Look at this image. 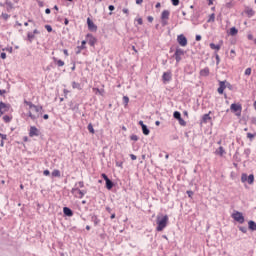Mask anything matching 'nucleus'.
<instances>
[{
	"instance_id": "7",
	"label": "nucleus",
	"mask_w": 256,
	"mask_h": 256,
	"mask_svg": "<svg viewBox=\"0 0 256 256\" xmlns=\"http://www.w3.org/2000/svg\"><path fill=\"white\" fill-rule=\"evenodd\" d=\"M86 39H87L88 45H90V47H95V43H97V38H95L93 36V34H87Z\"/></svg>"
},
{
	"instance_id": "38",
	"label": "nucleus",
	"mask_w": 256,
	"mask_h": 256,
	"mask_svg": "<svg viewBox=\"0 0 256 256\" xmlns=\"http://www.w3.org/2000/svg\"><path fill=\"white\" fill-rule=\"evenodd\" d=\"M123 104L125 105V107L129 105V98L127 96H123Z\"/></svg>"
},
{
	"instance_id": "51",
	"label": "nucleus",
	"mask_w": 256,
	"mask_h": 256,
	"mask_svg": "<svg viewBox=\"0 0 256 256\" xmlns=\"http://www.w3.org/2000/svg\"><path fill=\"white\" fill-rule=\"evenodd\" d=\"M172 5H174V7H177V5H179V0H172Z\"/></svg>"
},
{
	"instance_id": "1",
	"label": "nucleus",
	"mask_w": 256,
	"mask_h": 256,
	"mask_svg": "<svg viewBox=\"0 0 256 256\" xmlns=\"http://www.w3.org/2000/svg\"><path fill=\"white\" fill-rule=\"evenodd\" d=\"M167 221H169V216L165 215L163 217L157 216V227L156 231H163L167 227Z\"/></svg>"
},
{
	"instance_id": "21",
	"label": "nucleus",
	"mask_w": 256,
	"mask_h": 256,
	"mask_svg": "<svg viewBox=\"0 0 256 256\" xmlns=\"http://www.w3.org/2000/svg\"><path fill=\"white\" fill-rule=\"evenodd\" d=\"M27 39L30 43H33V39H35V34L33 32H28Z\"/></svg>"
},
{
	"instance_id": "9",
	"label": "nucleus",
	"mask_w": 256,
	"mask_h": 256,
	"mask_svg": "<svg viewBox=\"0 0 256 256\" xmlns=\"http://www.w3.org/2000/svg\"><path fill=\"white\" fill-rule=\"evenodd\" d=\"M29 137H39V129H37L35 126H32L29 131Z\"/></svg>"
},
{
	"instance_id": "5",
	"label": "nucleus",
	"mask_w": 256,
	"mask_h": 256,
	"mask_svg": "<svg viewBox=\"0 0 256 256\" xmlns=\"http://www.w3.org/2000/svg\"><path fill=\"white\" fill-rule=\"evenodd\" d=\"M177 42L181 47H187V37H185V35L183 34L178 35Z\"/></svg>"
},
{
	"instance_id": "50",
	"label": "nucleus",
	"mask_w": 256,
	"mask_h": 256,
	"mask_svg": "<svg viewBox=\"0 0 256 256\" xmlns=\"http://www.w3.org/2000/svg\"><path fill=\"white\" fill-rule=\"evenodd\" d=\"M130 159H132V161H137V156L135 154H130Z\"/></svg>"
},
{
	"instance_id": "47",
	"label": "nucleus",
	"mask_w": 256,
	"mask_h": 256,
	"mask_svg": "<svg viewBox=\"0 0 256 256\" xmlns=\"http://www.w3.org/2000/svg\"><path fill=\"white\" fill-rule=\"evenodd\" d=\"M45 29L46 31H48V33H51V31H53V27H51V25H45Z\"/></svg>"
},
{
	"instance_id": "20",
	"label": "nucleus",
	"mask_w": 256,
	"mask_h": 256,
	"mask_svg": "<svg viewBox=\"0 0 256 256\" xmlns=\"http://www.w3.org/2000/svg\"><path fill=\"white\" fill-rule=\"evenodd\" d=\"M209 121H211V116H209V114H204L202 116V123H209Z\"/></svg>"
},
{
	"instance_id": "40",
	"label": "nucleus",
	"mask_w": 256,
	"mask_h": 256,
	"mask_svg": "<svg viewBox=\"0 0 256 256\" xmlns=\"http://www.w3.org/2000/svg\"><path fill=\"white\" fill-rule=\"evenodd\" d=\"M238 229H239V231H241L242 233H247V227H246V226H239Z\"/></svg>"
},
{
	"instance_id": "25",
	"label": "nucleus",
	"mask_w": 256,
	"mask_h": 256,
	"mask_svg": "<svg viewBox=\"0 0 256 256\" xmlns=\"http://www.w3.org/2000/svg\"><path fill=\"white\" fill-rule=\"evenodd\" d=\"M142 133L143 135H149L151 133L147 125L142 126Z\"/></svg>"
},
{
	"instance_id": "41",
	"label": "nucleus",
	"mask_w": 256,
	"mask_h": 256,
	"mask_svg": "<svg viewBox=\"0 0 256 256\" xmlns=\"http://www.w3.org/2000/svg\"><path fill=\"white\" fill-rule=\"evenodd\" d=\"M85 45H87V41L83 40L81 46H78V49H86Z\"/></svg>"
},
{
	"instance_id": "39",
	"label": "nucleus",
	"mask_w": 256,
	"mask_h": 256,
	"mask_svg": "<svg viewBox=\"0 0 256 256\" xmlns=\"http://www.w3.org/2000/svg\"><path fill=\"white\" fill-rule=\"evenodd\" d=\"M178 122H179V125H181L182 127H185V125H187V122L182 118L178 119Z\"/></svg>"
},
{
	"instance_id": "60",
	"label": "nucleus",
	"mask_w": 256,
	"mask_h": 256,
	"mask_svg": "<svg viewBox=\"0 0 256 256\" xmlns=\"http://www.w3.org/2000/svg\"><path fill=\"white\" fill-rule=\"evenodd\" d=\"M251 123H253V125H256V117L251 118Z\"/></svg>"
},
{
	"instance_id": "64",
	"label": "nucleus",
	"mask_w": 256,
	"mask_h": 256,
	"mask_svg": "<svg viewBox=\"0 0 256 256\" xmlns=\"http://www.w3.org/2000/svg\"><path fill=\"white\" fill-rule=\"evenodd\" d=\"M196 41H201V35H196Z\"/></svg>"
},
{
	"instance_id": "3",
	"label": "nucleus",
	"mask_w": 256,
	"mask_h": 256,
	"mask_svg": "<svg viewBox=\"0 0 256 256\" xmlns=\"http://www.w3.org/2000/svg\"><path fill=\"white\" fill-rule=\"evenodd\" d=\"M230 110L233 113H236L237 117H241V111H243V107L241 106V104H231L230 106Z\"/></svg>"
},
{
	"instance_id": "57",
	"label": "nucleus",
	"mask_w": 256,
	"mask_h": 256,
	"mask_svg": "<svg viewBox=\"0 0 256 256\" xmlns=\"http://www.w3.org/2000/svg\"><path fill=\"white\" fill-rule=\"evenodd\" d=\"M147 21H148L149 23H153V16H148V17H147Z\"/></svg>"
},
{
	"instance_id": "31",
	"label": "nucleus",
	"mask_w": 256,
	"mask_h": 256,
	"mask_svg": "<svg viewBox=\"0 0 256 256\" xmlns=\"http://www.w3.org/2000/svg\"><path fill=\"white\" fill-rule=\"evenodd\" d=\"M173 117L174 119H177V121H179V119H181V112L175 111Z\"/></svg>"
},
{
	"instance_id": "56",
	"label": "nucleus",
	"mask_w": 256,
	"mask_h": 256,
	"mask_svg": "<svg viewBox=\"0 0 256 256\" xmlns=\"http://www.w3.org/2000/svg\"><path fill=\"white\" fill-rule=\"evenodd\" d=\"M102 179H104V181L109 180V177L107 176V174H102Z\"/></svg>"
},
{
	"instance_id": "42",
	"label": "nucleus",
	"mask_w": 256,
	"mask_h": 256,
	"mask_svg": "<svg viewBox=\"0 0 256 256\" xmlns=\"http://www.w3.org/2000/svg\"><path fill=\"white\" fill-rule=\"evenodd\" d=\"M247 180H248L247 174H242V176H241L242 183H245V181H247Z\"/></svg>"
},
{
	"instance_id": "49",
	"label": "nucleus",
	"mask_w": 256,
	"mask_h": 256,
	"mask_svg": "<svg viewBox=\"0 0 256 256\" xmlns=\"http://www.w3.org/2000/svg\"><path fill=\"white\" fill-rule=\"evenodd\" d=\"M187 195H188V197L191 199V197H193V191H191V190H188L187 192Z\"/></svg>"
},
{
	"instance_id": "33",
	"label": "nucleus",
	"mask_w": 256,
	"mask_h": 256,
	"mask_svg": "<svg viewBox=\"0 0 256 256\" xmlns=\"http://www.w3.org/2000/svg\"><path fill=\"white\" fill-rule=\"evenodd\" d=\"M237 33H239V30H237V28L232 27V28L230 29V35H237Z\"/></svg>"
},
{
	"instance_id": "12",
	"label": "nucleus",
	"mask_w": 256,
	"mask_h": 256,
	"mask_svg": "<svg viewBox=\"0 0 256 256\" xmlns=\"http://www.w3.org/2000/svg\"><path fill=\"white\" fill-rule=\"evenodd\" d=\"M63 213L66 217H73V210H71L69 207H64Z\"/></svg>"
},
{
	"instance_id": "44",
	"label": "nucleus",
	"mask_w": 256,
	"mask_h": 256,
	"mask_svg": "<svg viewBox=\"0 0 256 256\" xmlns=\"http://www.w3.org/2000/svg\"><path fill=\"white\" fill-rule=\"evenodd\" d=\"M256 134L247 133V138L250 139V141H253L255 139Z\"/></svg>"
},
{
	"instance_id": "24",
	"label": "nucleus",
	"mask_w": 256,
	"mask_h": 256,
	"mask_svg": "<svg viewBox=\"0 0 256 256\" xmlns=\"http://www.w3.org/2000/svg\"><path fill=\"white\" fill-rule=\"evenodd\" d=\"M9 104H6V103H4V102H0V109L2 110V111H5V109H7V111H9Z\"/></svg>"
},
{
	"instance_id": "14",
	"label": "nucleus",
	"mask_w": 256,
	"mask_h": 256,
	"mask_svg": "<svg viewBox=\"0 0 256 256\" xmlns=\"http://www.w3.org/2000/svg\"><path fill=\"white\" fill-rule=\"evenodd\" d=\"M245 13L248 17H253V15H255V10L253 8L246 7Z\"/></svg>"
},
{
	"instance_id": "28",
	"label": "nucleus",
	"mask_w": 256,
	"mask_h": 256,
	"mask_svg": "<svg viewBox=\"0 0 256 256\" xmlns=\"http://www.w3.org/2000/svg\"><path fill=\"white\" fill-rule=\"evenodd\" d=\"M87 129H88L89 133H91L92 135H95V129L93 128L92 123L88 124Z\"/></svg>"
},
{
	"instance_id": "35",
	"label": "nucleus",
	"mask_w": 256,
	"mask_h": 256,
	"mask_svg": "<svg viewBox=\"0 0 256 256\" xmlns=\"http://www.w3.org/2000/svg\"><path fill=\"white\" fill-rule=\"evenodd\" d=\"M3 121H4L5 123H11V116H9V115L3 116Z\"/></svg>"
},
{
	"instance_id": "61",
	"label": "nucleus",
	"mask_w": 256,
	"mask_h": 256,
	"mask_svg": "<svg viewBox=\"0 0 256 256\" xmlns=\"http://www.w3.org/2000/svg\"><path fill=\"white\" fill-rule=\"evenodd\" d=\"M247 37H248L249 41H253V34H248Z\"/></svg>"
},
{
	"instance_id": "46",
	"label": "nucleus",
	"mask_w": 256,
	"mask_h": 256,
	"mask_svg": "<svg viewBox=\"0 0 256 256\" xmlns=\"http://www.w3.org/2000/svg\"><path fill=\"white\" fill-rule=\"evenodd\" d=\"M216 64L219 65L221 63V58L219 57V54H215Z\"/></svg>"
},
{
	"instance_id": "37",
	"label": "nucleus",
	"mask_w": 256,
	"mask_h": 256,
	"mask_svg": "<svg viewBox=\"0 0 256 256\" xmlns=\"http://www.w3.org/2000/svg\"><path fill=\"white\" fill-rule=\"evenodd\" d=\"M72 87H73V89H81V84H79L77 82H72Z\"/></svg>"
},
{
	"instance_id": "59",
	"label": "nucleus",
	"mask_w": 256,
	"mask_h": 256,
	"mask_svg": "<svg viewBox=\"0 0 256 256\" xmlns=\"http://www.w3.org/2000/svg\"><path fill=\"white\" fill-rule=\"evenodd\" d=\"M167 25V19H162V26L165 27Z\"/></svg>"
},
{
	"instance_id": "22",
	"label": "nucleus",
	"mask_w": 256,
	"mask_h": 256,
	"mask_svg": "<svg viewBox=\"0 0 256 256\" xmlns=\"http://www.w3.org/2000/svg\"><path fill=\"white\" fill-rule=\"evenodd\" d=\"M170 12L169 10H164L161 14V19H169Z\"/></svg>"
},
{
	"instance_id": "2",
	"label": "nucleus",
	"mask_w": 256,
	"mask_h": 256,
	"mask_svg": "<svg viewBox=\"0 0 256 256\" xmlns=\"http://www.w3.org/2000/svg\"><path fill=\"white\" fill-rule=\"evenodd\" d=\"M232 219L234 221H237V223L243 224L245 223V217L243 216V213L236 211L232 214Z\"/></svg>"
},
{
	"instance_id": "15",
	"label": "nucleus",
	"mask_w": 256,
	"mask_h": 256,
	"mask_svg": "<svg viewBox=\"0 0 256 256\" xmlns=\"http://www.w3.org/2000/svg\"><path fill=\"white\" fill-rule=\"evenodd\" d=\"M216 155H219L220 157H223L225 155V148H223V146H220L216 151H215Z\"/></svg>"
},
{
	"instance_id": "45",
	"label": "nucleus",
	"mask_w": 256,
	"mask_h": 256,
	"mask_svg": "<svg viewBox=\"0 0 256 256\" xmlns=\"http://www.w3.org/2000/svg\"><path fill=\"white\" fill-rule=\"evenodd\" d=\"M131 141H139V137L137 135H131L130 136Z\"/></svg>"
},
{
	"instance_id": "32",
	"label": "nucleus",
	"mask_w": 256,
	"mask_h": 256,
	"mask_svg": "<svg viewBox=\"0 0 256 256\" xmlns=\"http://www.w3.org/2000/svg\"><path fill=\"white\" fill-rule=\"evenodd\" d=\"M32 109H34L36 113H40L43 110V106L35 105V107H33Z\"/></svg>"
},
{
	"instance_id": "18",
	"label": "nucleus",
	"mask_w": 256,
	"mask_h": 256,
	"mask_svg": "<svg viewBox=\"0 0 256 256\" xmlns=\"http://www.w3.org/2000/svg\"><path fill=\"white\" fill-rule=\"evenodd\" d=\"M200 75H201V77H209V68L206 67V68L200 70Z\"/></svg>"
},
{
	"instance_id": "4",
	"label": "nucleus",
	"mask_w": 256,
	"mask_h": 256,
	"mask_svg": "<svg viewBox=\"0 0 256 256\" xmlns=\"http://www.w3.org/2000/svg\"><path fill=\"white\" fill-rule=\"evenodd\" d=\"M183 55H185V51L181 48H177L174 53L176 63H179L181 61V57H183Z\"/></svg>"
},
{
	"instance_id": "62",
	"label": "nucleus",
	"mask_w": 256,
	"mask_h": 256,
	"mask_svg": "<svg viewBox=\"0 0 256 256\" xmlns=\"http://www.w3.org/2000/svg\"><path fill=\"white\" fill-rule=\"evenodd\" d=\"M108 9H109V11H115V6L110 5V6L108 7Z\"/></svg>"
},
{
	"instance_id": "36",
	"label": "nucleus",
	"mask_w": 256,
	"mask_h": 256,
	"mask_svg": "<svg viewBox=\"0 0 256 256\" xmlns=\"http://www.w3.org/2000/svg\"><path fill=\"white\" fill-rule=\"evenodd\" d=\"M24 103H25V105H28V107H29L30 109H33V107H35V104H33L32 102H29V101H27V100H24Z\"/></svg>"
},
{
	"instance_id": "13",
	"label": "nucleus",
	"mask_w": 256,
	"mask_h": 256,
	"mask_svg": "<svg viewBox=\"0 0 256 256\" xmlns=\"http://www.w3.org/2000/svg\"><path fill=\"white\" fill-rule=\"evenodd\" d=\"M221 45H223V40H220L219 44L210 43V48L219 51L221 49Z\"/></svg>"
},
{
	"instance_id": "27",
	"label": "nucleus",
	"mask_w": 256,
	"mask_h": 256,
	"mask_svg": "<svg viewBox=\"0 0 256 256\" xmlns=\"http://www.w3.org/2000/svg\"><path fill=\"white\" fill-rule=\"evenodd\" d=\"M248 184L249 185H253V183H254V181H255V176L253 175V174H250L249 176H248Z\"/></svg>"
},
{
	"instance_id": "58",
	"label": "nucleus",
	"mask_w": 256,
	"mask_h": 256,
	"mask_svg": "<svg viewBox=\"0 0 256 256\" xmlns=\"http://www.w3.org/2000/svg\"><path fill=\"white\" fill-rule=\"evenodd\" d=\"M5 113H7V109H4V110H1V109H0V117H1L2 115H4Z\"/></svg>"
},
{
	"instance_id": "52",
	"label": "nucleus",
	"mask_w": 256,
	"mask_h": 256,
	"mask_svg": "<svg viewBox=\"0 0 256 256\" xmlns=\"http://www.w3.org/2000/svg\"><path fill=\"white\" fill-rule=\"evenodd\" d=\"M1 59H7V54L5 52H2L0 54Z\"/></svg>"
},
{
	"instance_id": "48",
	"label": "nucleus",
	"mask_w": 256,
	"mask_h": 256,
	"mask_svg": "<svg viewBox=\"0 0 256 256\" xmlns=\"http://www.w3.org/2000/svg\"><path fill=\"white\" fill-rule=\"evenodd\" d=\"M0 137H1L2 141H6L7 134L0 133Z\"/></svg>"
},
{
	"instance_id": "6",
	"label": "nucleus",
	"mask_w": 256,
	"mask_h": 256,
	"mask_svg": "<svg viewBox=\"0 0 256 256\" xmlns=\"http://www.w3.org/2000/svg\"><path fill=\"white\" fill-rule=\"evenodd\" d=\"M72 193L78 199H83V197H85V192H83V190H80L79 188H73Z\"/></svg>"
},
{
	"instance_id": "8",
	"label": "nucleus",
	"mask_w": 256,
	"mask_h": 256,
	"mask_svg": "<svg viewBox=\"0 0 256 256\" xmlns=\"http://www.w3.org/2000/svg\"><path fill=\"white\" fill-rule=\"evenodd\" d=\"M87 25H88L89 31H92V32L97 31V25H95V23L93 22V20H91V18H87Z\"/></svg>"
},
{
	"instance_id": "54",
	"label": "nucleus",
	"mask_w": 256,
	"mask_h": 256,
	"mask_svg": "<svg viewBox=\"0 0 256 256\" xmlns=\"http://www.w3.org/2000/svg\"><path fill=\"white\" fill-rule=\"evenodd\" d=\"M245 75H251V68H247L245 70Z\"/></svg>"
},
{
	"instance_id": "63",
	"label": "nucleus",
	"mask_w": 256,
	"mask_h": 256,
	"mask_svg": "<svg viewBox=\"0 0 256 256\" xmlns=\"http://www.w3.org/2000/svg\"><path fill=\"white\" fill-rule=\"evenodd\" d=\"M7 93V90H0V95H5Z\"/></svg>"
},
{
	"instance_id": "10",
	"label": "nucleus",
	"mask_w": 256,
	"mask_h": 256,
	"mask_svg": "<svg viewBox=\"0 0 256 256\" xmlns=\"http://www.w3.org/2000/svg\"><path fill=\"white\" fill-rule=\"evenodd\" d=\"M172 79V76H171V72H164L163 75H162V80H163V83H169V81H171Z\"/></svg>"
},
{
	"instance_id": "26",
	"label": "nucleus",
	"mask_w": 256,
	"mask_h": 256,
	"mask_svg": "<svg viewBox=\"0 0 256 256\" xmlns=\"http://www.w3.org/2000/svg\"><path fill=\"white\" fill-rule=\"evenodd\" d=\"M70 108L72 109V111H75V112L79 111V103H75V104L71 103Z\"/></svg>"
},
{
	"instance_id": "11",
	"label": "nucleus",
	"mask_w": 256,
	"mask_h": 256,
	"mask_svg": "<svg viewBox=\"0 0 256 256\" xmlns=\"http://www.w3.org/2000/svg\"><path fill=\"white\" fill-rule=\"evenodd\" d=\"M219 88H218V93L220 95H223V91H225V89H227V85H225V81H220L219 83Z\"/></svg>"
},
{
	"instance_id": "23",
	"label": "nucleus",
	"mask_w": 256,
	"mask_h": 256,
	"mask_svg": "<svg viewBox=\"0 0 256 256\" xmlns=\"http://www.w3.org/2000/svg\"><path fill=\"white\" fill-rule=\"evenodd\" d=\"M106 188L111 191L113 189V181L111 179L106 180Z\"/></svg>"
},
{
	"instance_id": "17",
	"label": "nucleus",
	"mask_w": 256,
	"mask_h": 256,
	"mask_svg": "<svg viewBox=\"0 0 256 256\" xmlns=\"http://www.w3.org/2000/svg\"><path fill=\"white\" fill-rule=\"evenodd\" d=\"M248 228L250 229V231H256V223H255V221L250 220L248 222Z\"/></svg>"
},
{
	"instance_id": "43",
	"label": "nucleus",
	"mask_w": 256,
	"mask_h": 256,
	"mask_svg": "<svg viewBox=\"0 0 256 256\" xmlns=\"http://www.w3.org/2000/svg\"><path fill=\"white\" fill-rule=\"evenodd\" d=\"M1 18L4 19V21H7V19H9V14H7V13H2V14H1Z\"/></svg>"
},
{
	"instance_id": "16",
	"label": "nucleus",
	"mask_w": 256,
	"mask_h": 256,
	"mask_svg": "<svg viewBox=\"0 0 256 256\" xmlns=\"http://www.w3.org/2000/svg\"><path fill=\"white\" fill-rule=\"evenodd\" d=\"M91 221H92V223H94V225L96 227H97V225H99V223H101V220L99 219V217H97V215H92Z\"/></svg>"
},
{
	"instance_id": "30",
	"label": "nucleus",
	"mask_w": 256,
	"mask_h": 256,
	"mask_svg": "<svg viewBox=\"0 0 256 256\" xmlns=\"http://www.w3.org/2000/svg\"><path fill=\"white\" fill-rule=\"evenodd\" d=\"M52 177H61V171L59 170H53Z\"/></svg>"
},
{
	"instance_id": "29",
	"label": "nucleus",
	"mask_w": 256,
	"mask_h": 256,
	"mask_svg": "<svg viewBox=\"0 0 256 256\" xmlns=\"http://www.w3.org/2000/svg\"><path fill=\"white\" fill-rule=\"evenodd\" d=\"M28 117H30V119H32V121H35L36 119H39V115H34L33 113L28 112Z\"/></svg>"
},
{
	"instance_id": "53",
	"label": "nucleus",
	"mask_w": 256,
	"mask_h": 256,
	"mask_svg": "<svg viewBox=\"0 0 256 256\" xmlns=\"http://www.w3.org/2000/svg\"><path fill=\"white\" fill-rule=\"evenodd\" d=\"M136 21L138 25H143V18H138Z\"/></svg>"
},
{
	"instance_id": "34",
	"label": "nucleus",
	"mask_w": 256,
	"mask_h": 256,
	"mask_svg": "<svg viewBox=\"0 0 256 256\" xmlns=\"http://www.w3.org/2000/svg\"><path fill=\"white\" fill-rule=\"evenodd\" d=\"M215 22V13H212L209 16L208 23H214Z\"/></svg>"
},
{
	"instance_id": "19",
	"label": "nucleus",
	"mask_w": 256,
	"mask_h": 256,
	"mask_svg": "<svg viewBox=\"0 0 256 256\" xmlns=\"http://www.w3.org/2000/svg\"><path fill=\"white\" fill-rule=\"evenodd\" d=\"M53 61L57 64L58 67H63L65 65L63 60H58L56 57H53Z\"/></svg>"
},
{
	"instance_id": "55",
	"label": "nucleus",
	"mask_w": 256,
	"mask_h": 256,
	"mask_svg": "<svg viewBox=\"0 0 256 256\" xmlns=\"http://www.w3.org/2000/svg\"><path fill=\"white\" fill-rule=\"evenodd\" d=\"M43 175L49 176L51 175V172L49 170H44Z\"/></svg>"
}]
</instances>
